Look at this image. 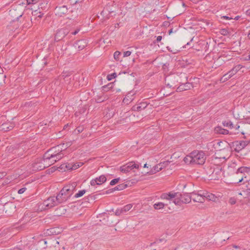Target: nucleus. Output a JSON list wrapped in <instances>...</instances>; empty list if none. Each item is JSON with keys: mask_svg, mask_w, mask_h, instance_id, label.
<instances>
[{"mask_svg": "<svg viewBox=\"0 0 250 250\" xmlns=\"http://www.w3.org/2000/svg\"><path fill=\"white\" fill-rule=\"evenodd\" d=\"M64 144H60L52 147L43 155V161L50 166L54 164L64 157L63 151L66 148L67 145L64 147Z\"/></svg>", "mask_w": 250, "mask_h": 250, "instance_id": "f257e3e1", "label": "nucleus"}, {"mask_svg": "<svg viewBox=\"0 0 250 250\" xmlns=\"http://www.w3.org/2000/svg\"><path fill=\"white\" fill-rule=\"evenodd\" d=\"M207 173L210 180H217L221 178L222 168L221 166L214 165L208 167Z\"/></svg>", "mask_w": 250, "mask_h": 250, "instance_id": "f03ea898", "label": "nucleus"}, {"mask_svg": "<svg viewBox=\"0 0 250 250\" xmlns=\"http://www.w3.org/2000/svg\"><path fill=\"white\" fill-rule=\"evenodd\" d=\"M248 167H239L235 172V174H237V176H238V175H241V179H236V177H235V191H237V193L239 195H242V192L246 194L245 190H243L242 192L239 191V187L240 185L238 184L243 181L244 178H246L245 176V172H248Z\"/></svg>", "mask_w": 250, "mask_h": 250, "instance_id": "7ed1b4c3", "label": "nucleus"}, {"mask_svg": "<svg viewBox=\"0 0 250 250\" xmlns=\"http://www.w3.org/2000/svg\"><path fill=\"white\" fill-rule=\"evenodd\" d=\"M193 164L203 165L205 162L206 156L203 151L194 150L191 152Z\"/></svg>", "mask_w": 250, "mask_h": 250, "instance_id": "20e7f679", "label": "nucleus"}, {"mask_svg": "<svg viewBox=\"0 0 250 250\" xmlns=\"http://www.w3.org/2000/svg\"><path fill=\"white\" fill-rule=\"evenodd\" d=\"M55 196H51L45 200L42 203L39 205V208L41 210H46L51 208L58 205Z\"/></svg>", "mask_w": 250, "mask_h": 250, "instance_id": "39448f33", "label": "nucleus"}, {"mask_svg": "<svg viewBox=\"0 0 250 250\" xmlns=\"http://www.w3.org/2000/svg\"><path fill=\"white\" fill-rule=\"evenodd\" d=\"M233 165L234 163L230 166H228L224 171L223 174H224V177L226 178L225 180L227 183H232L231 180H233V175L234 174V166Z\"/></svg>", "mask_w": 250, "mask_h": 250, "instance_id": "423d86ee", "label": "nucleus"}, {"mask_svg": "<svg viewBox=\"0 0 250 250\" xmlns=\"http://www.w3.org/2000/svg\"><path fill=\"white\" fill-rule=\"evenodd\" d=\"M178 81L176 77L173 75H170L166 77L165 79V83L166 85L172 88H175L177 86Z\"/></svg>", "mask_w": 250, "mask_h": 250, "instance_id": "0eeeda50", "label": "nucleus"}, {"mask_svg": "<svg viewBox=\"0 0 250 250\" xmlns=\"http://www.w3.org/2000/svg\"><path fill=\"white\" fill-rule=\"evenodd\" d=\"M191 199L194 202L203 203L205 202L204 191L200 190L198 191H193L191 192Z\"/></svg>", "mask_w": 250, "mask_h": 250, "instance_id": "6e6552de", "label": "nucleus"}, {"mask_svg": "<svg viewBox=\"0 0 250 250\" xmlns=\"http://www.w3.org/2000/svg\"><path fill=\"white\" fill-rule=\"evenodd\" d=\"M62 77L64 79L65 84L66 85V89L69 91L73 90L72 84L74 82V78L69 77L70 75L67 74L66 73L63 72Z\"/></svg>", "mask_w": 250, "mask_h": 250, "instance_id": "1a4fd4ad", "label": "nucleus"}, {"mask_svg": "<svg viewBox=\"0 0 250 250\" xmlns=\"http://www.w3.org/2000/svg\"><path fill=\"white\" fill-rule=\"evenodd\" d=\"M64 190H66L65 188H62L55 197L58 204L66 202L69 198V194H66L65 193H64Z\"/></svg>", "mask_w": 250, "mask_h": 250, "instance_id": "9d476101", "label": "nucleus"}, {"mask_svg": "<svg viewBox=\"0 0 250 250\" xmlns=\"http://www.w3.org/2000/svg\"><path fill=\"white\" fill-rule=\"evenodd\" d=\"M69 33L66 28H61L57 30L54 37L56 42H59L62 40Z\"/></svg>", "mask_w": 250, "mask_h": 250, "instance_id": "9b49d317", "label": "nucleus"}, {"mask_svg": "<svg viewBox=\"0 0 250 250\" xmlns=\"http://www.w3.org/2000/svg\"><path fill=\"white\" fill-rule=\"evenodd\" d=\"M204 194H205V196L204 197L205 200L206 199L208 201H211L214 202H218L220 201V195L217 196L207 191H204Z\"/></svg>", "mask_w": 250, "mask_h": 250, "instance_id": "f8f14e48", "label": "nucleus"}, {"mask_svg": "<svg viewBox=\"0 0 250 250\" xmlns=\"http://www.w3.org/2000/svg\"><path fill=\"white\" fill-rule=\"evenodd\" d=\"M26 149V145L24 144L17 145L15 146L14 154L18 157H21L23 155Z\"/></svg>", "mask_w": 250, "mask_h": 250, "instance_id": "ddd939ff", "label": "nucleus"}, {"mask_svg": "<svg viewBox=\"0 0 250 250\" xmlns=\"http://www.w3.org/2000/svg\"><path fill=\"white\" fill-rule=\"evenodd\" d=\"M106 181V177L104 175H102L90 181V185L92 186L95 185H101L105 183Z\"/></svg>", "mask_w": 250, "mask_h": 250, "instance_id": "4468645a", "label": "nucleus"}, {"mask_svg": "<svg viewBox=\"0 0 250 250\" xmlns=\"http://www.w3.org/2000/svg\"><path fill=\"white\" fill-rule=\"evenodd\" d=\"M193 87V85L191 83H181L177 88L176 91L177 92H182L185 90L190 89Z\"/></svg>", "mask_w": 250, "mask_h": 250, "instance_id": "2eb2a0df", "label": "nucleus"}, {"mask_svg": "<svg viewBox=\"0 0 250 250\" xmlns=\"http://www.w3.org/2000/svg\"><path fill=\"white\" fill-rule=\"evenodd\" d=\"M104 8L108 14H111L115 12L116 4L113 1H110L106 4Z\"/></svg>", "mask_w": 250, "mask_h": 250, "instance_id": "dca6fc26", "label": "nucleus"}, {"mask_svg": "<svg viewBox=\"0 0 250 250\" xmlns=\"http://www.w3.org/2000/svg\"><path fill=\"white\" fill-rule=\"evenodd\" d=\"M148 104L146 102H141L138 104L134 105L131 108V110L134 111H141L145 109L147 106Z\"/></svg>", "mask_w": 250, "mask_h": 250, "instance_id": "f3484780", "label": "nucleus"}, {"mask_svg": "<svg viewBox=\"0 0 250 250\" xmlns=\"http://www.w3.org/2000/svg\"><path fill=\"white\" fill-rule=\"evenodd\" d=\"M249 144V142L246 141H235V152H239Z\"/></svg>", "mask_w": 250, "mask_h": 250, "instance_id": "a211bd4d", "label": "nucleus"}, {"mask_svg": "<svg viewBox=\"0 0 250 250\" xmlns=\"http://www.w3.org/2000/svg\"><path fill=\"white\" fill-rule=\"evenodd\" d=\"M56 15L59 16H62V15L67 13L68 9L66 6L62 5L61 6H57L55 8Z\"/></svg>", "mask_w": 250, "mask_h": 250, "instance_id": "6ab92c4d", "label": "nucleus"}, {"mask_svg": "<svg viewBox=\"0 0 250 250\" xmlns=\"http://www.w3.org/2000/svg\"><path fill=\"white\" fill-rule=\"evenodd\" d=\"M179 196H180L183 204H188L191 202L192 199L191 193H184L183 194L179 193Z\"/></svg>", "mask_w": 250, "mask_h": 250, "instance_id": "aec40b11", "label": "nucleus"}, {"mask_svg": "<svg viewBox=\"0 0 250 250\" xmlns=\"http://www.w3.org/2000/svg\"><path fill=\"white\" fill-rule=\"evenodd\" d=\"M87 43L86 39H82L77 41L75 43V46L77 47L79 50H82L87 46Z\"/></svg>", "mask_w": 250, "mask_h": 250, "instance_id": "412c9836", "label": "nucleus"}, {"mask_svg": "<svg viewBox=\"0 0 250 250\" xmlns=\"http://www.w3.org/2000/svg\"><path fill=\"white\" fill-rule=\"evenodd\" d=\"M41 161V159H37L35 162L32 164L33 170L39 171L43 169L45 167V166L42 165V163L40 162Z\"/></svg>", "mask_w": 250, "mask_h": 250, "instance_id": "4be33fe9", "label": "nucleus"}, {"mask_svg": "<svg viewBox=\"0 0 250 250\" xmlns=\"http://www.w3.org/2000/svg\"><path fill=\"white\" fill-rule=\"evenodd\" d=\"M15 126V124L11 122H6L2 124L0 126V129L4 131H8L12 130Z\"/></svg>", "mask_w": 250, "mask_h": 250, "instance_id": "5701e85b", "label": "nucleus"}, {"mask_svg": "<svg viewBox=\"0 0 250 250\" xmlns=\"http://www.w3.org/2000/svg\"><path fill=\"white\" fill-rule=\"evenodd\" d=\"M62 231V228L59 227L51 228L47 230V233L48 235H57Z\"/></svg>", "mask_w": 250, "mask_h": 250, "instance_id": "b1692460", "label": "nucleus"}, {"mask_svg": "<svg viewBox=\"0 0 250 250\" xmlns=\"http://www.w3.org/2000/svg\"><path fill=\"white\" fill-rule=\"evenodd\" d=\"M176 193L175 192H169L164 193L161 194L160 198L162 199H167L168 200H170L172 199H173L176 196Z\"/></svg>", "mask_w": 250, "mask_h": 250, "instance_id": "393cba45", "label": "nucleus"}, {"mask_svg": "<svg viewBox=\"0 0 250 250\" xmlns=\"http://www.w3.org/2000/svg\"><path fill=\"white\" fill-rule=\"evenodd\" d=\"M234 67H233L231 70L229 71L227 73L225 74L220 79V81L222 83L226 82L229 79L231 78L234 73H233V70Z\"/></svg>", "mask_w": 250, "mask_h": 250, "instance_id": "a878e982", "label": "nucleus"}, {"mask_svg": "<svg viewBox=\"0 0 250 250\" xmlns=\"http://www.w3.org/2000/svg\"><path fill=\"white\" fill-rule=\"evenodd\" d=\"M215 133L218 134H228L229 130L222 128L221 126H217L214 128Z\"/></svg>", "mask_w": 250, "mask_h": 250, "instance_id": "bb28decb", "label": "nucleus"}, {"mask_svg": "<svg viewBox=\"0 0 250 250\" xmlns=\"http://www.w3.org/2000/svg\"><path fill=\"white\" fill-rule=\"evenodd\" d=\"M239 60L241 61H246L250 60V52L249 54H244L241 56H235V62H239Z\"/></svg>", "mask_w": 250, "mask_h": 250, "instance_id": "cd10ccee", "label": "nucleus"}, {"mask_svg": "<svg viewBox=\"0 0 250 250\" xmlns=\"http://www.w3.org/2000/svg\"><path fill=\"white\" fill-rule=\"evenodd\" d=\"M71 163H64L62 164L59 167V168L62 170V171H71L72 169Z\"/></svg>", "mask_w": 250, "mask_h": 250, "instance_id": "c85d7f7f", "label": "nucleus"}, {"mask_svg": "<svg viewBox=\"0 0 250 250\" xmlns=\"http://www.w3.org/2000/svg\"><path fill=\"white\" fill-rule=\"evenodd\" d=\"M47 242L45 239H42L38 242V247L41 250H43L47 248Z\"/></svg>", "mask_w": 250, "mask_h": 250, "instance_id": "c756f323", "label": "nucleus"}, {"mask_svg": "<svg viewBox=\"0 0 250 250\" xmlns=\"http://www.w3.org/2000/svg\"><path fill=\"white\" fill-rule=\"evenodd\" d=\"M77 186V184L75 182H73L70 184L66 185L64 186L62 188H65V189L66 190L67 189H69V190H71L73 192V191L75 190V188Z\"/></svg>", "mask_w": 250, "mask_h": 250, "instance_id": "7c9ffc66", "label": "nucleus"}, {"mask_svg": "<svg viewBox=\"0 0 250 250\" xmlns=\"http://www.w3.org/2000/svg\"><path fill=\"white\" fill-rule=\"evenodd\" d=\"M176 196L174 198V200L173 202L176 205H181L183 203V202H182V199L181 198L180 196H179V193L176 192Z\"/></svg>", "mask_w": 250, "mask_h": 250, "instance_id": "2f4dec72", "label": "nucleus"}, {"mask_svg": "<svg viewBox=\"0 0 250 250\" xmlns=\"http://www.w3.org/2000/svg\"><path fill=\"white\" fill-rule=\"evenodd\" d=\"M162 169H163V167H161V165H160V164H158L156 165V166H155L153 167V169H152L149 171V174H152L155 173L161 170Z\"/></svg>", "mask_w": 250, "mask_h": 250, "instance_id": "473e14b6", "label": "nucleus"}, {"mask_svg": "<svg viewBox=\"0 0 250 250\" xmlns=\"http://www.w3.org/2000/svg\"><path fill=\"white\" fill-rule=\"evenodd\" d=\"M56 212L57 216H61L65 214L66 212V209L64 207H60L56 210Z\"/></svg>", "mask_w": 250, "mask_h": 250, "instance_id": "72a5a7b5", "label": "nucleus"}, {"mask_svg": "<svg viewBox=\"0 0 250 250\" xmlns=\"http://www.w3.org/2000/svg\"><path fill=\"white\" fill-rule=\"evenodd\" d=\"M96 199V196L95 195H89L88 196L85 197L83 199V203H90V201H93Z\"/></svg>", "mask_w": 250, "mask_h": 250, "instance_id": "f704fd0d", "label": "nucleus"}, {"mask_svg": "<svg viewBox=\"0 0 250 250\" xmlns=\"http://www.w3.org/2000/svg\"><path fill=\"white\" fill-rule=\"evenodd\" d=\"M184 161L187 164H193L191 152L189 155H187L184 159Z\"/></svg>", "mask_w": 250, "mask_h": 250, "instance_id": "c9c22d12", "label": "nucleus"}, {"mask_svg": "<svg viewBox=\"0 0 250 250\" xmlns=\"http://www.w3.org/2000/svg\"><path fill=\"white\" fill-rule=\"evenodd\" d=\"M43 14L40 11L36 10L32 11V15L30 18H37V17L43 16Z\"/></svg>", "mask_w": 250, "mask_h": 250, "instance_id": "e433bc0d", "label": "nucleus"}, {"mask_svg": "<svg viewBox=\"0 0 250 250\" xmlns=\"http://www.w3.org/2000/svg\"><path fill=\"white\" fill-rule=\"evenodd\" d=\"M128 167H129V169L131 170L134 168L138 169L139 167V165L138 164H135L134 162H130L127 164Z\"/></svg>", "mask_w": 250, "mask_h": 250, "instance_id": "4c0bfd02", "label": "nucleus"}, {"mask_svg": "<svg viewBox=\"0 0 250 250\" xmlns=\"http://www.w3.org/2000/svg\"><path fill=\"white\" fill-rule=\"evenodd\" d=\"M42 18V16L37 17V18H30V21L33 24L37 25L38 23L41 22Z\"/></svg>", "mask_w": 250, "mask_h": 250, "instance_id": "58836bf2", "label": "nucleus"}, {"mask_svg": "<svg viewBox=\"0 0 250 250\" xmlns=\"http://www.w3.org/2000/svg\"><path fill=\"white\" fill-rule=\"evenodd\" d=\"M166 205L162 202H158L154 204V208L155 209H162L164 208Z\"/></svg>", "mask_w": 250, "mask_h": 250, "instance_id": "ea45409f", "label": "nucleus"}, {"mask_svg": "<svg viewBox=\"0 0 250 250\" xmlns=\"http://www.w3.org/2000/svg\"><path fill=\"white\" fill-rule=\"evenodd\" d=\"M120 171L123 173H127L130 171L129 167H128L127 164L126 165L121 166L120 168Z\"/></svg>", "mask_w": 250, "mask_h": 250, "instance_id": "a19ab883", "label": "nucleus"}, {"mask_svg": "<svg viewBox=\"0 0 250 250\" xmlns=\"http://www.w3.org/2000/svg\"><path fill=\"white\" fill-rule=\"evenodd\" d=\"M127 187V185L125 184H122L117 185L115 188H114V189L115 190H122L124 189Z\"/></svg>", "mask_w": 250, "mask_h": 250, "instance_id": "79ce46f5", "label": "nucleus"}, {"mask_svg": "<svg viewBox=\"0 0 250 250\" xmlns=\"http://www.w3.org/2000/svg\"><path fill=\"white\" fill-rule=\"evenodd\" d=\"M107 99L106 97L104 96H98L95 99L96 102L97 103H100L104 102Z\"/></svg>", "mask_w": 250, "mask_h": 250, "instance_id": "37998d69", "label": "nucleus"}, {"mask_svg": "<svg viewBox=\"0 0 250 250\" xmlns=\"http://www.w3.org/2000/svg\"><path fill=\"white\" fill-rule=\"evenodd\" d=\"M86 192V190L85 189H83V190H79L77 193H76L74 196V198H79V197H81L82 196H83Z\"/></svg>", "mask_w": 250, "mask_h": 250, "instance_id": "c03bdc74", "label": "nucleus"}, {"mask_svg": "<svg viewBox=\"0 0 250 250\" xmlns=\"http://www.w3.org/2000/svg\"><path fill=\"white\" fill-rule=\"evenodd\" d=\"M22 16V14L19 15L17 19V20H13L12 22L11 23L12 24H13V26H15V29H18L19 27V26H18V21L19 19L21 18Z\"/></svg>", "mask_w": 250, "mask_h": 250, "instance_id": "a18cd8bd", "label": "nucleus"}, {"mask_svg": "<svg viewBox=\"0 0 250 250\" xmlns=\"http://www.w3.org/2000/svg\"><path fill=\"white\" fill-rule=\"evenodd\" d=\"M223 125L224 126L228 127L230 128L233 127V124L232 122L229 121H224L223 123Z\"/></svg>", "mask_w": 250, "mask_h": 250, "instance_id": "49530a36", "label": "nucleus"}, {"mask_svg": "<svg viewBox=\"0 0 250 250\" xmlns=\"http://www.w3.org/2000/svg\"><path fill=\"white\" fill-rule=\"evenodd\" d=\"M84 130V127L83 125H81L78 126L75 129V132L77 133H80L82 132Z\"/></svg>", "mask_w": 250, "mask_h": 250, "instance_id": "de8ad7c7", "label": "nucleus"}, {"mask_svg": "<svg viewBox=\"0 0 250 250\" xmlns=\"http://www.w3.org/2000/svg\"><path fill=\"white\" fill-rule=\"evenodd\" d=\"M130 96H132L133 95H130V94H128L126 95L125 97L124 98L123 101L125 103L126 102H130L133 100V98H130Z\"/></svg>", "mask_w": 250, "mask_h": 250, "instance_id": "09e8293b", "label": "nucleus"}, {"mask_svg": "<svg viewBox=\"0 0 250 250\" xmlns=\"http://www.w3.org/2000/svg\"><path fill=\"white\" fill-rule=\"evenodd\" d=\"M170 163V161H169L167 160V161H165L161 162L159 164L161 165V167H162L163 168H165L166 167H167L169 165V164Z\"/></svg>", "mask_w": 250, "mask_h": 250, "instance_id": "8fccbe9b", "label": "nucleus"}, {"mask_svg": "<svg viewBox=\"0 0 250 250\" xmlns=\"http://www.w3.org/2000/svg\"><path fill=\"white\" fill-rule=\"evenodd\" d=\"M117 77V74L116 73H113L111 74H109L107 76V79L108 81H111L114 78H115Z\"/></svg>", "mask_w": 250, "mask_h": 250, "instance_id": "3c124183", "label": "nucleus"}, {"mask_svg": "<svg viewBox=\"0 0 250 250\" xmlns=\"http://www.w3.org/2000/svg\"><path fill=\"white\" fill-rule=\"evenodd\" d=\"M167 49L168 50V51L171 52L172 54H176L178 52L180 51L179 49H175V48L172 49L171 47H170L169 46H167Z\"/></svg>", "mask_w": 250, "mask_h": 250, "instance_id": "603ef678", "label": "nucleus"}, {"mask_svg": "<svg viewBox=\"0 0 250 250\" xmlns=\"http://www.w3.org/2000/svg\"><path fill=\"white\" fill-rule=\"evenodd\" d=\"M121 55V53L120 52L118 51H116L114 53V59L117 60L119 61L120 59V56Z\"/></svg>", "mask_w": 250, "mask_h": 250, "instance_id": "864d4df0", "label": "nucleus"}, {"mask_svg": "<svg viewBox=\"0 0 250 250\" xmlns=\"http://www.w3.org/2000/svg\"><path fill=\"white\" fill-rule=\"evenodd\" d=\"M220 33L222 35L224 36H227L228 35H229V32L228 31L227 29H222L220 30Z\"/></svg>", "mask_w": 250, "mask_h": 250, "instance_id": "5fc2aeb1", "label": "nucleus"}, {"mask_svg": "<svg viewBox=\"0 0 250 250\" xmlns=\"http://www.w3.org/2000/svg\"><path fill=\"white\" fill-rule=\"evenodd\" d=\"M132 207V204H127L124 207H123V209H124V211L125 212L129 211Z\"/></svg>", "mask_w": 250, "mask_h": 250, "instance_id": "6e6d98bb", "label": "nucleus"}, {"mask_svg": "<svg viewBox=\"0 0 250 250\" xmlns=\"http://www.w3.org/2000/svg\"><path fill=\"white\" fill-rule=\"evenodd\" d=\"M120 180V178L114 179L110 181V185L111 186H114V185H116L117 183H118Z\"/></svg>", "mask_w": 250, "mask_h": 250, "instance_id": "4d7b16f0", "label": "nucleus"}, {"mask_svg": "<svg viewBox=\"0 0 250 250\" xmlns=\"http://www.w3.org/2000/svg\"><path fill=\"white\" fill-rule=\"evenodd\" d=\"M14 149H15V146H7L6 148V151L9 153H12L14 154Z\"/></svg>", "mask_w": 250, "mask_h": 250, "instance_id": "13d9d810", "label": "nucleus"}, {"mask_svg": "<svg viewBox=\"0 0 250 250\" xmlns=\"http://www.w3.org/2000/svg\"><path fill=\"white\" fill-rule=\"evenodd\" d=\"M28 5L34 4L39 1L40 0H26Z\"/></svg>", "mask_w": 250, "mask_h": 250, "instance_id": "bf43d9fd", "label": "nucleus"}, {"mask_svg": "<svg viewBox=\"0 0 250 250\" xmlns=\"http://www.w3.org/2000/svg\"><path fill=\"white\" fill-rule=\"evenodd\" d=\"M103 89L105 90L106 89H110L112 88V84L109 83L107 85H104L103 86Z\"/></svg>", "mask_w": 250, "mask_h": 250, "instance_id": "052dcab7", "label": "nucleus"}, {"mask_svg": "<svg viewBox=\"0 0 250 250\" xmlns=\"http://www.w3.org/2000/svg\"><path fill=\"white\" fill-rule=\"evenodd\" d=\"M243 67V65L241 64H238L235 65V74L237 73Z\"/></svg>", "mask_w": 250, "mask_h": 250, "instance_id": "680f3d73", "label": "nucleus"}, {"mask_svg": "<svg viewBox=\"0 0 250 250\" xmlns=\"http://www.w3.org/2000/svg\"><path fill=\"white\" fill-rule=\"evenodd\" d=\"M131 54V52L129 51H126L124 52V57H128Z\"/></svg>", "mask_w": 250, "mask_h": 250, "instance_id": "e2e57ef3", "label": "nucleus"}, {"mask_svg": "<svg viewBox=\"0 0 250 250\" xmlns=\"http://www.w3.org/2000/svg\"><path fill=\"white\" fill-rule=\"evenodd\" d=\"M162 39V37L161 36H159L157 37L156 40L154 41V43H158L160 42Z\"/></svg>", "mask_w": 250, "mask_h": 250, "instance_id": "0e129e2a", "label": "nucleus"}, {"mask_svg": "<svg viewBox=\"0 0 250 250\" xmlns=\"http://www.w3.org/2000/svg\"><path fill=\"white\" fill-rule=\"evenodd\" d=\"M26 190V188H20V189L18 190V193L19 194H22V193H24Z\"/></svg>", "mask_w": 250, "mask_h": 250, "instance_id": "69168bd1", "label": "nucleus"}, {"mask_svg": "<svg viewBox=\"0 0 250 250\" xmlns=\"http://www.w3.org/2000/svg\"><path fill=\"white\" fill-rule=\"evenodd\" d=\"M229 203L231 205L234 204V198L231 197L229 198Z\"/></svg>", "mask_w": 250, "mask_h": 250, "instance_id": "338daca9", "label": "nucleus"}, {"mask_svg": "<svg viewBox=\"0 0 250 250\" xmlns=\"http://www.w3.org/2000/svg\"><path fill=\"white\" fill-rule=\"evenodd\" d=\"M71 166H72V167H71L72 169H71V170H75L78 168L77 163H76V164L71 163Z\"/></svg>", "mask_w": 250, "mask_h": 250, "instance_id": "774afa93", "label": "nucleus"}]
</instances>
